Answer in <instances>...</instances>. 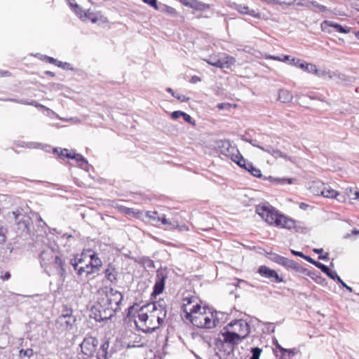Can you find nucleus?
<instances>
[{"mask_svg": "<svg viewBox=\"0 0 359 359\" xmlns=\"http://www.w3.org/2000/svg\"><path fill=\"white\" fill-rule=\"evenodd\" d=\"M138 307L135 304L129 308V316L133 318L137 329L144 333H151L158 329L163 322L165 311L154 303Z\"/></svg>", "mask_w": 359, "mask_h": 359, "instance_id": "f257e3e1", "label": "nucleus"}, {"mask_svg": "<svg viewBox=\"0 0 359 359\" xmlns=\"http://www.w3.org/2000/svg\"><path fill=\"white\" fill-rule=\"evenodd\" d=\"M122 299L121 292L112 287L104 286L99 288L92 308L95 318L98 321L110 318L119 309Z\"/></svg>", "mask_w": 359, "mask_h": 359, "instance_id": "f03ea898", "label": "nucleus"}, {"mask_svg": "<svg viewBox=\"0 0 359 359\" xmlns=\"http://www.w3.org/2000/svg\"><path fill=\"white\" fill-rule=\"evenodd\" d=\"M187 320L198 328L212 329L217 325V313L203 304Z\"/></svg>", "mask_w": 359, "mask_h": 359, "instance_id": "7ed1b4c3", "label": "nucleus"}, {"mask_svg": "<svg viewBox=\"0 0 359 359\" xmlns=\"http://www.w3.org/2000/svg\"><path fill=\"white\" fill-rule=\"evenodd\" d=\"M144 215L148 218L149 222L155 226H159L161 224L165 225L168 229L172 231L178 230L180 232L189 231V228L186 224H180L179 222L177 219L178 213H175L174 217L171 219H168L164 214L160 215L156 210L146 211Z\"/></svg>", "mask_w": 359, "mask_h": 359, "instance_id": "20e7f679", "label": "nucleus"}, {"mask_svg": "<svg viewBox=\"0 0 359 359\" xmlns=\"http://www.w3.org/2000/svg\"><path fill=\"white\" fill-rule=\"evenodd\" d=\"M98 340L95 337H86L80 345L81 352L83 359H88L96 356V359L107 358V347L102 345L99 348Z\"/></svg>", "mask_w": 359, "mask_h": 359, "instance_id": "39448f33", "label": "nucleus"}, {"mask_svg": "<svg viewBox=\"0 0 359 359\" xmlns=\"http://www.w3.org/2000/svg\"><path fill=\"white\" fill-rule=\"evenodd\" d=\"M41 266L46 271L57 270L64 271V261L62 257L52 248L43 250L40 255Z\"/></svg>", "mask_w": 359, "mask_h": 359, "instance_id": "423d86ee", "label": "nucleus"}, {"mask_svg": "<svg viewBox=\"0 0 359 359\" xmlns=\"http://www.w3.org/2000/svg\"><path fill=\"white\" fill-rule=\"evenodd\" d=\"M203 304L201 299L194 292L184 293L181 303V309L185 319H187Z\"/></svg>", "mask_w": 359, "mask_h": 359, "instance_id": "0eeeda50", "label": "nucleus"}, {"mask_svg": "<svg viewBox=\"0 0 359 359\" xmlns=\"http://www.w3.org/2000/svg\"><path fill=\"white\" fill-rule=\"evenodd\" d=\"M102 265V260L98 257L97 254L92 250V253L90 254L89 258V263L88 264L87 266L79 267L77 269L76 266H75V271H76L78 276L87 278L89 276L99 271Z\"/></svg>", "mask_w": 359, "mask_h": 359, "instance_id": "6e6552de", "label": "nucleus"}, {"mask_svg": "<svg viewBox=\"0 0 359 359\" xmlns=\"http://www.w3.org/2000/svg\"><path fill=\"white\" fill-rule=\"evenodd\" d=\"M256 212L267 224L273 226L280 214L273 206L266 204L258 205L256 207Z\"/></svg>", "mask_w": 359, "mask_h": 359, "instance_id": "1a4fd4ad", "label": "nucleus"}, {"mask_svg": "<svg viewBox=\"0 0 359 359\" xmlns=\"http://www.w3.org/2000/svg\"><path fill=\"white\" fill-rule=\"evenodd\" d=\"M204 60L208 64L221 69L224 67L228 68L233 65L236 62L234 57L226 53L210 55L208 59H205Z\"/></svg>", "mask_w": 359, "mask_h": 359, "instance_id": "9d476101", "label": "nucleus"}, {"mask_svg": "<svg viewBox=\"0 0 359 359\" xmlns=\"http://www.w3.org/2000/svg\"><path fill=\"white\" fill-rule=\"evenodd\" d=\"M226 329H229L233 333H235L238 338H240L241 340L245 338L250 331L248 323L243 320L231 321L224 328V330Z\"/></svg>", "mask_w": 359, "mask_h": 359, "instance_id": "9b49d317", "label": "nucleus"}, {"mask_svg": "<svg viewBox=\"0 0 359 359\" xmlns=\"http://www.w3.org/2000/svg\"><path fill=\"white\" fill-rule=\"evenodd\" d=\"M92 253V249H84L80 255H77L73 259L71 260V264L75 269V266L86 267L89 263V258Z\"/></svg>", "mask_w": 359, "mask_h": 359, "instance_id": "f8f14e48", "label": "nucleus"}, {"mask_svg": "<svg viewBox=\"0 0 359 359\" xmlns=\"http://www.w3.org/2000/svg\"><path fill=\"white\" fill-rule=\"evenodd\" d=\"M258 273L261 276L271 279V281L274 283H280L284 282L283 278L280 276L275 270L271 269L265 265H262L259 267Z\"/></svg>", "mask_w": 359, "mask_h": 359, "instance_id": "ddd939ff", "label": "nucleus"}, {"mask_svg": "<svg viewBox=\"0 0 359 359\" xmlns=\"http://www.w3.org/2000/svg\"><path fill=\"white\" fill-rule=\"evenodd\" d=\"M274 226L293 230L297 228V222L294 219L280 213Z\"/></svg>", "mask_w": 359, "mask_h": 359, "instance_id": "4468645a", "label": "nucleus"}, {"mask_svg": "<svg viewBox=\"0 0 359 359\" xmlns=\"http://www.w3.org/2000/svg\"><path fill=\"white\" fill-rule=\"evenodd\" d=\"M320 27L323 32H327L330 34L332 31L330 29V27H333L335 29V31L339 33L343 34H348L350 32V28L348 27H343L341 25L329 21V20H324L321 25Z\"/></svg>", "mask_w": 359, "mask_h": 359, "instance_id": "2eb2a0df", "label": "nucleus"}, {"mask_svg": "<svg viewBox=\"0 0 359 359\" xmlns=\"http://www.w3.org/2000/svg\"><path fill=\"white\" fill-rule=\"evenodd\" d=\"M290 63L305 72L309 73H313L316 75H320V72L318 69L317 67L311 63H308L304 62L298 58H292L290 61Z\"/></svg>", "mask_w": 359, "mask_h": 359, "instance_id": "dca6fc26", "label": "nucleus"}, {"mask_svg": "<svg viewBox=\"0 0 359 359\" xmlns=\"http://www.w3.org/2000/svg\"><path fill=\"white\" fill-rule=\"evenodd\" d=\"M81 18H84V20H88L93 23L97 22H107V19L105 17L102 15L101 12H94L90 9H88L84 13V16H81Z\"/></svg>", "mask_w": 359, "mask_h": 359, "instance_id": "f3484780", "label": "nucleus"}, {"mask_svg": "<svg viewBox=\"0 0 359 359\" xmlns=\"http://www.w3.org/2000/svg\"><path fill=\"white\" fill-rule=\"evenodd\" d=\"M165 279L166 276H164L162 273L157 274L152 295L157 296L163 292L165 288Z\"/></svg>", "mask_w": 359, "mask_h": 359, "instance_id": "a211bd4d", "label": "nucleus"}, {"mask_svg": "<svg viewBox=\"0 0 359 359\" xmlns=\"http://www.w3.org/2000/svg\"><path fill=\"white\" fill-rule=\"evenodd\" d=\"M118 275V273L116 269L111 265H108L107 268L104 270V277L106 280L112 284L117 283Z\"/></svg>", "mask_w": 359, "mask_h": 359, "instance_id": "6ab92c4d", "label": "nucleus"}, {"mask_svg": "<svg viewBox=\"0 0 359 359\" xmlns=\"http://www.w3.org/2000/svg\"><path fill=\"white\" fill-rule=\"evenodd\" d=\"M276 262L281 266L286 267L287 269L298 270L299 267V264L295 261L289 259L282 256L277 257Z\"/></svg>", "mask_w": 359, "mask_h": 359, "instance_id": "aec40b11", "label": "nucleus"}, {"mask_svg": "<svg viewBox=\"0 0 359 359\" xmlns=\"http://www.w3.org/2000/svg\"><path fill=\"white\" fill-rule=\"evenodd\" d=\"M223 337V343L230 344H236L241 339L238 338L235 333H233L229 329H226L224 332L222 333Z\"/></svg>", "mask_w": 359, "mask_h": 359, "instance_id": "412c9836", "label": "nucleus"}, {"mask_svg": "<svg viewBox=\"0 0 359 359\" xmlns=\"http://www.w3.org/2000/svg\"><path fill=\"white\" fill-rule=\"evenodd\" d=\"M236 9L241 14L249 15L252 16L256 18H261V15L259 13L256 12L253 9H250V8L245 5H242V4L238 5V6H236Z\"/></svg>", "mask_w": 359, "mask_h": 359, "instance_id": "4be33fe9", "label": "nucleus"}, {"mask_svg": "<svg viewBox=\"0 0 359 359\" xmlns=\"http://www.w3.org/2000/svg\"><path fill=\"white\" fill-rule=\"evenodd\" d=\"M116 208L120 212L128 215H132L135 218H140V215L142 213L140 210H137L134 208H128L123 205L117 206Z\"/></svg>", "mask_w": 359, "mask_h": 359, "instance_id": "5701e85b", "label": "nucleus"}, {"mask_svg": "<svg viewBox=\"0 0 359 359\" xmlns=\"http://www.w3.org/2000/svg\"><path fill=\"white\" fill-rule=\"evenodd\" d=\"M292 94L288 90L282 89L279 90L278 100L281 102L289 103L292 100Z\"/></svg>", "mask_w": 359, "mask_h": 359, "instance_id": "b1692460", "label": "nucleus"}, {"mask_svg": "<svg viewBox=\"0 0 359 359\" xmlns=\"http://www.w3.org/2000/svg\"><path fill=\"white\" fill-rule=\"evenodd\" d=\"M339 194L338 191L332 189L330 186L325 184L321 192V196L328 198H335Z\"/></svg>", "mask_w": 359, "mask_h": 359, "instance_id": "393cba45", "label": "nucleus"}, {"mask_svg": "<svg viewBox=\"0 0 359 359\" xmlns=\"http://www.w3.org/2000/svg\"><path fill=\"white\" fill-rule=\"evenodd\" d=\"M325 184L320 181H314L310 186L311 191L316 196H321L322 189H323Z\"/></svg>", "mask_w": 359, "mask_h": 359, "instance_id": "a878e982", "label": "nucleus"}, {"mask_svg": "<svg viewBox=\"0 0 359 359\" xmlns=\"http://www.w3.org/2000/svg\"><path fill=\"white\" fill-rule=\"evenodd\" d=\"M70 159L74 160L76 165L81 168H84L88 165V162L84 157L80 154L75 153L74 151Z\"/></svg>", "mask_w": 359, "mask_h": 359, "instance_id": "bb28decb", "label": "nucleus"}, {"mask_svg": "<svg viewBox=\"0 0 359 359\" xmlns=\"http://www.w3.org/2000/svg\"><path fill=\"white\" fill-rule=\"evenodd\" d=\"M246 170H248L251 175L256 177H262V172L261 170L255 167L252 163H245V165L243 167Z\"/></svg>", "mask_w": 359, "mask_h": 359, "instance_id": "cd10ccee", "label": "nucleus"}, {"mask_svg": "<svg viewBox=\"0 0 359 359\" xmlns=\"http://www.w3.org/2000/svg\"><path fill=\"white\" fill-rule=\"evenodd\" d=\"M53 153L57 154L58 157L62 159L69 158L72 157L73 151H70L67 149H58L55 148L53 149Z\"/></svg>", "mask_w": 359, "mask_h": 359, "instance_id": "c85d7f7f", "label": "nucleus"}, {"mask_svg": "<svg viewBox=\"0 0 359 359\" xmlns=\"http://www.w3.org/2000/svg\"><path fill=\"white\" fill-rule=\"evenodd\" d=\"M210 7L211 6L208 4L203 3L198 0H194L190 8L196 11H203L210 8Z\"/></svg>", "mask_w": 359, "mask_h": 359, "instance_id": "c756f323", "label": "nucleus"}, {"mask_svg": "<svg viewBox=\"0 0 359 359\" xmlns=\"http://www.w3.org/2000/svg\"><path fill=\"white\" fill-rule=\"evenodd\" d=\"M236 154H232L231 156V160L235 162L238 165L243 168L245 165V158L239 154L238 151H236Z\"/></svg>", "mask_w": 359, "mask_h": 359, "instance_id": "7c9ffc66", "label": "nucleus"}, {"mask_svg": "<svg viewBox=\"0 0 359 359\" xmlns=\"http://www.w3.org/2000/svg\"><path fill=\"white\" fill-rule=\"evenodd\" d=\"M276 346L282 353L283 356L285 355L286 354H287L289 356H293L297 353V350L295 348L286 349L283 348L280 344H277Z\"/></svg>", "mask_w": 359, "mask_h": 359, "instance_id": "2f4dec72", "label": "nucleus"}, {"mask_svg": "<svg viewBox=\"0 0 359 359\" xmlns=\"http://www.w3.org/2000/svg\"><path fill=\"white\" fill-rule=\"evenodd\" d=\"M163 11L171 16H176L178 14L175 8L168 5H164Z\"/></svg>", "mask_w": 359, "mask_h": 359, "instance_id": "473e14b6", "label": "nucleus"}, {"mask_svg": "<svg viewBox=\"0 0 359 359\" xmlns=\"http://www.w3.org/2000/svg\"><path fill=\"white\" fill-rule=\"evenodd\" d=\"M43 60L46 62L50 63V64H54V65H55L57 67H62V62L57 61L56 59H55V58H53L52 57L44 56L43 58Z\"/></svg>", "mask_w": 359, "mask_h": 359, "instance_id": "72a5a7b5", "label": "nucleus"}, {"mask_svg": "<svg viewBox=\"0 0 359 359\" xmlns=\"http://www.w3.org/2000/svg\"><path fill=\"white\" fill-rule=\"evenodd\" d=\"M267 151H268V153L271 154L272 156H273L276 158H286V155L278 149H273L272 150H268Z\"/></svg>", "mask_w": 359, "mask_h": 359, "instance_id": "f704fd0d", "label": "nucleus"}, {"mask_svg": "<svg viewBox=\"0 0 359 359\" xmlns=\"http://www.w3.org/2000/svg\"><path fill=\"white\" fill-rule=\"evenodd\" d=\"M311 6L316 8L317 9H318V11H320L321 12H326L327 11V8L326 6L319 4L316 1H310V6Z\"/></svg>", "mask_w": 359, "mask_h": 359, "instance_id": "c9c22d12", "label": "nucleus"}, {"mask_svg": "<svg viewBox=\"0 0 359 359\" xmlns=\"http://www.w3.org/2000/svg\"><path fill=\"white\" fill-rule=\"evenodd\" d=\"M327 276H329L332 280H337L339 283H342V280L340 278V277L337 275L336 271H331L329 269V271L327 273H325Z\"/></svg>", "mask_w": 359, "mask_h": 359, "instance_id": "e433bc0d", "label": "nucleus"}, {"mask_svg": "<svg viewBox=\"0 0 359 359\" xmlns=\"http://www.w3.org/2000/svg\"><path fill=\"white\" fill-rule=\"evenodd\" d=\"M11 274L10 271H4L2 269L0 271V279L2 281L8 280L11 278Z\"/></svg>", "mask_w": 359, "mask_h": 359, "instance_id": "4c0bfd02", "label": "nucleus"}, {"mask_svg": "<svg viewBox=\"0 0 359 359\" xmlns=\"http://www.w3.org/2000/svg\"><path fill=\"white\" fill-rule=\"evenodd\" d=\"M6 229L0 226V245H2L5 243L6 240Z\"/></svg>", "mask_w": 359, "mask_h": 359, "instance_id": "58836bf2", "label": "nucleus"}, {"mask_svg": "<svg viewBox=\"0 0 359 359\" xmlns=\"http://www.w3.org/2000/svg\"><path fill=\"white\" fill-rule=\"evenodd\" d=\"M33 354H34V351L32 348H27L25 350L21 349L20 351V357H25V356L31 357L33 355Z\"/></svg>", "mask_w": 359, "mask_h": 359, "instance_id": "ea45409f", "label": "nucleus"}, {"mask_svg": "<svg viewBox=\"0 0 359 359\" xmlns=\"http://www.w3.org/2000/svg\"><path fill=\"white\" fill-rule=\"evenodd\" d=\"M261 353H262L261 348H259L258 347L253 348L252 349V355L250 358V359H259V356L261 355Z\"/></svg>", "mask_w": 359, "mask_h": 359, "instance_id": "a19ab883", "label": "nucleus"}, {"mask_svg": "<svg viewBox=\"0 0 359 359\" xmlns=\"http://www.w3.org/2000/svg\"><path fill=\"white\" fill-rule=\"evenodd\" d=\"M297 6L310 7V1L309 0H294Z\"/></svg>", "mask_w": 359, "mask_h": 359, "instance_id": "79ce46f5", "label": "nucleus"}, {"mask_svg": "<svg viewBox=\"0 0 359 359\" xmlns=\"http://www.w3.org/2000/svg\"><path fill=\"white\" fill-rule=\"evenodd\" d=\"M144 3L149 5L151 7L154 8L155 10H158V6L157 4V0H142Z\"/></svg>", "mask_w": 359, "mask_h": 359, "instance_id": "37998d69", "label": "nucleus"}, {"mask_svg": "<svg viewBox=\"0 0 359 359\" xmlns=\"http://www.w3.org/2000/svg\"><path fill=\"white\" fill-rule=\"evenodd\" d=\"M275 180L282 184L287 183L290 184H292L295 180L294 178H276Z\"/></svg>", "mask_w": 359, "mask_h": 359, "instance_id": "c03bdc74", "label": "nucleus"}, {"mask_svg": "<svg viewBox=\"0 0 359 359\" xmlns=\"http://www.w3.org/2000/svg\"><path fill=\"white\" fill-rule=\"evenodd\" d=\"M182 117L184 118V121L186 122L189 123H191L193 126L196 125L195 121H193L192 118L191 117V116L187 114V113L184 112L183 115H182Z\"/></svg>", "mask_w": 359, "mask_h": 359, "instance_id": "a18cd8bd", "label": "nucleus"}, {"mask_svg": "<svg viewBox=\"0 0 359 359\" xmlns=\"http://www.w3.org/2000/svg\"><path fill=\"white\" fill-rule=\"evenodd\" d=\"M315 266L318 269H321V271L325 273L329 271V268L320 262H317Z\"/></svg>", "mask_w": 359, "mask_h": 359, "instance_id": "49530a36", "label": "nucleus"}, {"mask_svg": "<svg viewBox=\"0 0 359 359\" xmlns=\"http://www.w3.org/2000/svg\"><path fill=\"white\" fill-rule=\"evenodd\" d=\"M175 97L177 98L178 100H180L182 102H187L189 100V97H187L184 95L176 94Z\"/></svg>", "mask_w": 359, "mask_h": 359, "instance_id": "de8ad7c7", "label": "nucleus"}, {"mask_svg": "<svg viewBox=\"0 0 359 359\" xmlns=\"http://www.w3.org/2000/svg\"><path fill=\"white\" fill-rule=\"evenodd\" d=\"M183 111H175L173 112H172L171 114V118L172 119H177L179 118L180 117L182 116L183 115Z\"/></svg>", "mask_w": 359, "mask_h": 359, "instance_id": "09e8293b", "label": "nucleus"}, {"mask_svg": "<svg viewBox=\"0 0 359 359\" xmlns=\"http://www.w3.org/2000/svg\"><path fill=\"white\" fill-rule=\"evenodd\" d=\"M184 6L190 8L194 0H179Z\"/></svg>", "mask_w": 359, "mask_h": 359, "instance_id": "8fccbe9b", "label": "nucleus"}, {"mask_svg": "<svg viewBox=\"0 0 359 359\" xmlns=\"http://www.w3.org/2000/svg\"><path fill=\"white\" fill-rule=\"evenodd\" d=\"M201 81V79L200 76H193L191 79H190V81L191 83H196L197 82H199Z\"/></svg>", "mask_w": 359, "mask_h": 359, "instance_id": "3c124183", "label": "nucleus"}, {"mask_svg": "<svg viewBox=\"0 0 359 359\" xmlns=\"http://www.w3.org/2000/svg\"><path fill=\"white\" fill-rule=\"evenodd\" d=\"M230 106H231V104L229 103H219L217 104V108L219 109H224L226 107H230Z\"/></svg>", "mask_w": 359, "mask_h": 359, "instance_id": "603ef678", "label": "nucleus"}, {"mask_svg": "<svg viewBox=\"0 0 359 359\" xmlns=\"http://www.w3.org/2000/svg\"><path fill=\"white\" fill-rule=\"evenodd\" d=\"M304 258L306 261L309 262L310 263H311V264H314V265H316V263H317V262H316V261L313 260L312 258H311V257H307V256H305V255H304Z\"/></svg>", "mask_w": 359, "mask_h": 359, "instance_id": "864d4df0", "label": "nucleus"}, {"mask_svg": "<svg viewBox=\"0 0 359 359\" xmlns=\"http://www.w3.org/2000/svg\"><path fill=\"white\" fill-rule=\"evenodd\" d=\"M318 259H323V260H328L329 259V254L327 252H326L323 255H320L318 257Z\"/></svg>", "mask_w": 359, "mask_h": 359, "instance_id": "5fc2aeb1", "label": "nucleus"}, {"mask_svg": "<svg viewBox=\"0 0 359 359\" xmlns=\"http://www.w3.org/2000/svg\"><path fill=\"white\" fill-rule=\"evenodd\" d=\"M292 253L294 255H297V256H299V257H304V255H303L302 252H297V251H294V250H292Z\"/></svg>", "mask_w": 359, "mask_h": 359, "instance_id": "6e6d98bb", "label": "nucleus"}, {"mask_svg": "<svg viewBox=\"0 0 359 359\" xmlns=\"http://www.w3.org/2000/svg\"><path fill=\"white\" fill-rule=\"evenodd\" d=\"M166 91L170 93L173 97L175 96L177 93H175V91L171 88H168L166 89Z\"/></svg>", "mask_w": 359, "mask_h": 359, "instance_id": "4d7b16f0", "label": "nucleus"}, {"mask_svg": "<svg viewBox=\"0 0 359 359\" xmlns=\"http://www.w3.org/2000/svg\"><path fill=\"white\" fill-rule=\"evenodd\" d=\"M353 199H358L359 200V191H355L353 193Z\"/></svg>", "mask_w": 359, "mask_h": 359, "instance_id": "13d9d810", "label": "nucleus"}, {"mask_svg": "<svg viewBox=\"0 0 359 359\" xmlns=\"http://www.w3.org/2000/svg\"><path fill=\"white\" fill-rule=\"evenodd\" d=\"M27 104H30V105L35 106V107H42V105H41V104H38L36 103V101H32V102H28V103H27Z\"/></svg>", "mask_w": 359, "mask_h": 359, "instance_id": "bf43d9fd", "label": "nucleus"}, {"mask_svg": "<svg viewBox=\"0 0 359 359\" xmlns=\"http://www.w3.org/2000/svg\"><path fill=\"white\" fill-rule=\"evenodd\" d=\"M313 252L317 253V254H321L323 252V248L313 249Z\"/></svg>", "mask_w": 359, "mask_h": 359, "instance_id": "052dcab7", "label": "nucleus"}, {"mask_svg": "<svg viewBox=\"0 0 359 359\" xmlns=\"http://www.w3.org/2000/svg\"><path fill=\"white\" fill-rule=\"evenodd\" d=\"M299 207L301 209L306 210V208L308 207V205L304 203H302Z\"/></svg>", "mask_w": 359, "mask_h": 359, "instance_id": "680f3d73", "label": "nucleus"}, {"mask_svg": "<svg viewBox=\"0 0 359 359\" xmlns=\"http://www.w3.org/2000/svg\"><path fill=\"white\" fill-rule=\"evenodd\" d=\"M45 73H46V75L50 76L52 77L55 76V73L52 72L50 71H46Z\"/></svg>", "mask_w": 359, "mask_h": 359, "instance_id": "e2e57ef3", "label": "nucleus"}, {"mask_svg": "<svg viewBox=\"0 0 359 359\" xmlns=\"http://www.w3.org/2000/svg\"><path fill=\"white\" fill-rule=\"evenodd\" d=\"M351 233L353 235L359 234V230L353 229Z\"/></svg>", "mask_w": 359, "mask_h": 359, "instance_id": "0e129e2a", "label": "nucleus"}, {"mask_svg": "<svg viewBox=\"0 0 359 359\" xmlns=\"http://www.w3.org/2000/svg\"><path fill=\"white\" fill-rule=\"evenodd\" d=\"M345 287L349 291V292H352V288L348 285H345Z\"/></svg>", "mask_w": 359, "mask_h": 359, "instance_id": "69168bd1", "label": "nucleus"}, {"mask_svg": "<svg viewBox=\"0 0 359 359\" xmlns=\"http://www.w3.org/2000/svg\"><path fill=\"white\" fill-rule=\"evenodd\" d=\"M283 4L287 6H292L294 4V2H288V3H283Z\"/></svg>", "mask_w": 359, "mask_h": 359, "instance_id": "338daca9", "label": "nucleus"}, {"mask_svg": "<svg viewBox=\"0 0 359 359\" xmlns=\"http://www.w3.org/2000/svg\"><path fill=\"white\" fill-rule=\"evenodd\" d=\"M355 36L359 39V31L355 33Z\"/></svg>", "mask_w": 359, "mask_h": 359, "instance_id": "774afa93", "label": "nucleus"}]
</instances>
